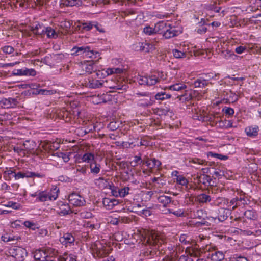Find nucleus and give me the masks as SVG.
Returning a JSON list of instances; mask_svg holds the SVG:
<instances>
[{"label":"nucleus","instance_id":"58","mask_svg":"<svg viewBox=\"0 0 261 261\" xmlns=\"http://www.w3.org/2000/svg\"><path fill=\"white\" fill-rule=\"evenodd\" d=\"M213 174L215 175L218 178H221L222 176L224 175V171L221 170L220 169H216Z\"/></svg>","mask_w":261,"mask_h":261},{"label":"nucleus","instance_id":"34","mask_svg":"<svg viewBox=\"0 0 261 261\" xmlns=\"http://www.w3.org/2000/svg\"><path fill=\"white\" fill-rule=\"evenodd\" d=\"M147 85L149 86L154 85L158 82L155 74L147 76Z\"/></svg>","mask_w":261,"mask_h":261},{"label":"nucleus","instance_id":"12","mask_svg":"<svg viewBox=\"0 0 261 261\" xmlns=\"http://www.w3.org/2000/svg\"><path fill=\"white\" fill-rule=\"evenodd\" d=\"M88 49H90V47L88 46H74L71 49V55L74 56L82 55L85 54V52Z\"/></svg>","mask_w":261,"mask_h":261},{"label":"nucleus","instance_id":"28","mask_svg":"<svg viewBox=\"0 0 261 261\" xmlns=\"http://www.w3.org/2000/svg\"><path fill=\"white\" fill-rule=\"evenodd\" d=\"M258 127H248L245 128V132L248 136H255L257 135Z\"/></svg>","mask_w":261,"mask_h":261},{"label":"nucleus","instance_id":"50","mask_svg":"<svg viewBox=\"0 0 261 261\" xmlns=\"http://www.w3.org/2000/svg\"><path fill=\"white\" fill-rule=\"evenodd\" d=\"M143 32L147 35H151L155 33L154 28L153 29L150 27H146L144 28Z\"/></svg>","mask_w":261,"mask_h":261},{"label":"nucleus","instance_id":"54","mask_svg":"<svg viewBox=\"0 0 261 261\" xmlns=\"http://www.w3.org/2000/svg\"><path fill=\"white\" fill-rule=\"evenodd\" d=\"M223 111L229 116H232L234 112L233 109L229 107H225L223 108Z\"/></svg>","mask_w":261,"mask_h":261},{"label":"nucleus","instance_id":"27","mask_svg":"<svg viewBox=\"0 0 261 261\" xmlns=\"http://www.w3.org/2000/svg\"><path fill=\"white\" fill-rule=\"evenodd\" d=\"M244 216L248 219L255 220L257 218V213L252 210H248L244 212Z\"/></svg>","mask_w":261,"mask_h":261},{"label":"nucleus","instance_id":"11","mask_svg":"<svg viewBox=\"0 0 261 261\" xmlns=\"http://www.w3.org/2000/svg\"><path fill=\"white\" fill-rule=\"evenodd\" d=\"M59 240L62 244L67 246L68 244H71L73 243L75 241V239L72 234L67 233H65L62 237H60Z\"/></svg>","mask_w":261,"mask_h":261},{"label":"nucleus","instance_id":"6","mask_svg":"<svg viewBox=\"0 0 261 261\" xmlns=\"http://www.w3.org/2000/svg\"><path fill=\"white\" fill-rule=\"evenodd\" d=\"M137 95L145 97V101L143 99H139V105L141 107H147L152 105V101L150 94L148 92H138L136 94Z\"/></svg>","mask_w":261,"mask_h":261},{"label":"nucleus","instance_id":"13","mask_svg":"<svg viewBox=\"0 0 261 261\" xmlns=\"http://www.w3.org/2000/svg\"><path fill=\"white\" fill-rule=\"evenodd\" d=\"M103 85V82L96 79H89L87 84V86L90 88L96 89L102 87Z\"/></svg>","mask_w":261,"mask_h":261},{"label":"nucleus","instance_id":"44","mask_svg":"<svg viewBox=\"0 0 261 261\" xmlns=\"http://www.w3.org/2000/svg\"><path fill=\"white\" fill-rule=\"evenodd\" d=\"M207 155L208 156H211L212 157H216V158L221 159V160H226L228 158L227 156L223 155L220 154L213 153V152H211V151L207 152Z\"/></svg>","mask_w":261,"mask_h":261},{"label":"nucleus","instance_id":"53","mask_svg":"<svg viewBox=\"0 0 261 261\" xmlns=\"http://www.w3.org/2000/svg\"><path fill=\"white\" fill-rule=\"evenodd\" d=\"M145 45L146 47L145 52H149L155 49L154 45L153 44L145 42Z\"/></svg>","mask_w":261,"mask_h":261},{"label":"nucleus","instance_id":"60","mask_svg":"<svg viewBox=\"0 0 261 261\" xmlns=\"http://www.w3.org/2000/svg\"><path fill=\"white\" fill-rule=\"evenodd\" d=\"M19 63H20L19 62H14V63H5V64L0 63V67L5 68V67H13L16 64H19Z\"/></svg>","mask_w":261,"mask_h":261},{"label":"nucleus","instance_id":"37","mask_svg":"<svg viewBox=\"0 0 261 261\" xmlns=\"http://www.w3.org/2000/svg\"><path fill=\"white\" fill-rule=\"evenodd\" d=\"M94 159V156L92 153H85L82 157V160L84 162L89 163L93 161Z\"/></svg>","mask_w":261,"mask_h":261},{"label":"nucleus","instance_id":"10","mask_svg":"<svg viewBox=\"0 0 261 261\" xmlns=\"http://www.w3.org/2000/svg\"><path fill=\"white\" fill-rule=\"evenodd\" d=\"M168 27L163 34L165 38L169 39L177 35V31L175 27H171L170 24H168Z\"/></svg>","mask_w":261,"mask_h":261},{"label":"nucleus","instance_id":"39","mask_svg":"<svg viewBox=\"0 0 261 261\" xmlns=\"http://www.w3.org/2000/svg\"><path fill=\"white\" fill-rule=\"evenodd\" d=\"M176 180H177V183H178L179 184H180L182 186H186V187H187V185L188 184V181L184 176H181V175L177 176V178H176Z\"/></svg>","mask_w":261,"mask_h":261},{"label":"nucleus","instance_id":"31","mask_svg":"<svg viewBox=\"0 0 261 261\" xmlns=\"http://www.w3.org/2000/svg\"><path fill=\"white\" fill-rule=\"evenodd\" d=\"M53 155L54 156H57L59 158H61L65 162H68L70 160L69 153H68L57 152L54 153Z\"/></svg>","mask_w":261,"mask_h":261},{"label":"nucleus","instance_id":"5","mask_svg":"<svg viewBox=\"0 0 261 261\" xmlns=\"http://www.w3.org/2000/svg\"><path fill=\"white\" fill-rule=\"evenodd\" d=\"M17 104V100L14 98H3L0 100V107L4 109L14 108Z\"/></svg>","mask_w":261,"mask_h":261},{"label":"nucleus","instance_id":"18","mask_svg":"<svg viewBox=\"0 0 261 261\" xmlns=\"http://www.w3.org/2000/svg\"><path fill=\"white\" fill-rule=\"evenodd\" d=\"M187 88V86L185 84H181V83H176L175 84H173L172 85L170 86L167 88L171 91H175L177 92H181L185 90Z\"/></svg>","mask_w":261,"mask_h":261},{"label":"nucleus","instance_id":"43","mask_svg":"<svg viewBox=\"0 0 261 261\" xmlns=\"http://www.w3.org/2000/svg\"><path fill=\"white\" fill-rule=\"evenodd\" d=\"M2 51L6 54H10L14 51V48L10 45H6L1 48Z\"/></svg>","mask_w":261,"mask_h":261},{"label":"nucleus","instance_id":"62","mask_svg":"<svg viewBox=\"0 0 261 261\" xmlns=\"http://www.w3.org/2000/svg\"><path fill=\"white\" fill-rule=\"evenodd\" d=\"M246 49V47L245 46H239L236 48L235 51L236 53L238 54H242L244 52Z\"/></svg>","mask_w":261,"mask_h":261},{"label":"nucleus","instance_id":"36","mask_svg":"<svg viewBox=\"0 0 261 261\" xmlns=\"http://www.w3.org/2000/svg\"><path fill=\"white\" fill-rule=\"evenodd\" d=\"M172 54L174 57L176 58H183L186 57V53L182 52L177 49H174L172 50Z\"/></svg>","mask_w":261,"mask_h":261},{"label":"nucleus","instance_id":"14","mask_svg":"<svg viewBox=\"0 0 261 261\" xmlns=\"http://www.w3.org/2000/svg\"><path fill=\"white\" fill-rule=\"evenodd\" d=\"M230 214V211L225 208H220L219 211L218 219L220 222H223Z\"/></svg>","mask_w":261,"mask_h":261},{"label":"nucleus","instance_id":"15","mask_svg":"<svg viewBox=\"0 0 261 261\" xmlns=\"http://www.w3.org/2000/svg\"><path fill=\"white\" fill-rule=\"evenodd\" d=\"M168 27V24L166 22L160 21L155 25V33L163 34Z\"/></svg>","mask_w":261,"mask_h":261},{"label":"nucleus","instance_id":"26","mask_svg":"<svg viewBox=\"0 0 261 261\" xmlns=\"http://www.w3.org/2000/svg\"><path fill=\"white\" fill-rule=\"evenodd\" d=\"M45 252V258L48 257L58 256V252L55 249L52 248H47L44 249Z\"/></svg>","mask_w":261,"mask_h":261},{"label":"nucleus","instance_id":"42","mask_svg":"<svg viewBox=\"0 0 261 261\" xmlns=\"http://www.w3.org/2000/svg\"><path fill=\"white\" fill-rule=\"evenodd\" d=\"M224 58L226 59H235L238 57V56L236 55L233 53L231 52L230 50H226V53H224Z\"/></svg>","mask_w":261,"mask_h":261},{"label":"nucleus","instance_id":"57","mask_svg":"<svg viewBox=\"0 0 261 261\" xmlns=\"http://www.w3.org/2000/svg\"><path fill=\"white\" fill-rule=\"evenodd\" d=\"M2 240L5 242H8L11 241H14L16 240V239L14 238V237H12L8 236H2ZM17 239H16L17 240Z\"/></svg>","mask_w":261,"mask_h":261},{"label":"nucleus","instance_id":"20","mask_svg":"<svg viewBox=\"0 0 261 261\" xmlns=\"http://www.w3.org/2000/svg\"><path fill=\"white\" fill-rule=\"evenodd\" d=\"M59 261H77L75 255L72 254L64 253L62 256H60Z\"/></svg>","mask_w":261,"mask_h":261},{"label":"nucleus","instance_id":"2","mask_svg":"<svg viewBox=\"0 0 261 261\" xmlns=\"http://www.w3.org/2000/svg\"><path fill=\"white\" fill-rule=\"evenodd\" d=\"M27 254L24 248L18 246H14L8 251V254L14 257L16 261H24Z\"/></svg>","mask_w":261,"mask_h":261},{"label":"nucleus","instance_id":"7","mask_svg":"<svg viewBox=\"0 0 261 261\" xmlns=\"http://www.w3.org/2000/svg\"><path fill=\"white\" fill-rule=\"evenodd\" d=\"M177 95L176 98H179V100L181 103H185L187 108L189 106L192 105L193 103L192 102V96L190 94L185 93L181 94H175V96Z\"/></svg>","mask_w":261,"mask_h":261},{"label":"nucleus","instance_id":"30","mask_svg":"<svg viewBox=\"0 0 261 261\" xmlns=\"http://www.w3.org/2000/svg\"><path fill=\"white\" fill-rule=\"evenodd\" d=\"M240 204L239 203V198H234L231 200L229 201L228 210L231 211L234 210Z\"/></svg>","mask_w":261,"mask_h":261},{"label":"nucleus","instance_id":"52","mask_svg":"<svg viewBox=\"0 0 261 261\" xmlns=\"http://www.w3.org/2000/svg\"><path fill=\"white\" fill-rule=\"evenodd\" d=\"M64 4L67 6H73L78 4V0H64Z\"/></svg>","mask_w":261,"mask_h":261},{"label":"nucleus","instance_id":"9","mask_svg":"<svg viewBox=\"0 0 261 261\" xmlns=\"http://www.w3.org/2000/svg\"><path fill=\"white\" fill-rule=\"evenodd\" d=\"M45 29L46 27L38 23L35 25H32L31 30L35 35L42 36L45 34Z\"/></svg>","mask_w":261,"mask_h":261},{"label":"nucleus","instance_id":"22","mask_svg":"<svg viewBox=\"0 0 261 261\" xmlns=\"http://www.w3.org/2000/svg\"><path fill=\"white\" fill-rule=\"evenodd\" d=\"M94 25V21H89L82 23L81 25H78L77 27L82 31H89L92 29Z\"/></svg>","mask_w":261,"mask_h":261},{"label":"nucleus","instance_id":"47","mask_svg":"<svg viewBox=\"0 0 261 261\" xmlns=\"http://www.w3.org/2000/svg\"><path fill=\"white\" fill-rule=\"evenodd\" d=\"M188 237L186 234H182L180 236L179 241L184 244H190V239H188Z\"/></svg>","mask_w":261,"mask_h":261},{"label":"nucleus","instance_id":"25","mask_svg":"<svg viewBox=\"0 0 261 261\" xmlns=\"http://www.w3.org/2000/svg\"><path fill=\"white\" fill-rule=\"evenodd\" d=\"M101 166L95 161L91 163L90 165L91 172L94 174H97L100 172Z\"/></svg>","mask_w":261,"mask_h":261},{"label":"nucleus","instance_id":"1","mask_svg":"<svg viewBox=\"0 0 261 261\" xmlns=\"http://www.w3.org/2000/svg\"><path fill=\"white\" fill-rule=\"evenodd\" d=\"M141 241L147 248L143 252L145 257L150 258L156 254L162 244L164 243L165 236L161 232L153 230H144L141 232Z\"/></svg>","mask_w":261,"mask_h":261},{"label":"nucleus","instance_id":"32","mask_svg":"<svg viewBox=\"0 0 261 261\" xmlns=\"http://www.w3.org/2000/svg\"><path fill=\"white\" fill-rule=\"evenodd\" d=\"M130 188L128 187H125L122 188H118L119 196L124 197L129 194Z\"/></svg>","mask_w":261,"mask_h":261},{"label":"nucleus","instance_id":"17","mask_svg":"<svg viewBox=\"0 0 261 261\" xmlns=\"http://www.w3.org/2000/svg\"><path fill=\"white\" fill-rule=\"evenodd\" d=\"M34 257L36 260L45 261V252H44V250H36L34 252Z\"/></svg>","mask_w":261,"mask_h":261},{"label":"nucleus","instance_id":"8","mask_svg":"<svg viewBox=\"0 0 261 261\" xmlns=\"http://www.w3.org/2000/svg\"><path fill=\"white\" fill-rule=\"evenodd\" d=\"M42 147L45 151L50 152L59 149L60 148V144L57 142H47L44 143Z\"/></svg>","mask_w":261,"mask_h":261},{"label":"nucleus","instance_id":"61","mask_svg":"<svg viewBox=\"0 0 261 261\" xmlns=\"http://www.w3.org/2000/svg\"><path fill=\"white\" fill-rule=\"evenodd\" d=\"M225 120H218L216 121V125L220 128H225L226 123H224Z\"/></svg>","mask_w":261,"mask_h":261},{"label":"nucleus","instance_id":"64","mask_svg":"<svg viewBox=\"0 0 261 261\" xmlns=\"http://www.w3.org/2000/svg\"><path fill=\"white\" fill-rule=\"evenodd\" d=\"M178 261H193V259L187 256L182 255L180 257Z\"/></svg>","mask_w":261,"mask_h":261},{"label":"nucleus","instance_id":"46","mask_svg":"<svg viewBox=\"0 0 261 261\" xmlns=\"http://www.w3.org/2000/svg\"><path fill=\"white\" fill-rule=\"evenodd\" d=\"M168 211L169 213H172L178 217H183L184 216V212L182 210H178L177 211L173 212L171 210L168 209Z\"/></svg>","mask_w":261,"mask_h":261},{"label":"nucleus","instance_id":"49","mask_svg":"<svg viewBox=\"0 0 261 261\" xmlns=\"http://www.w3.org/2000/svg\"><path fill=\"white\" fill-rule=\"evenodd\" d=\"M6 206L7 207H12L15 210L19 209L20 207V205L19 204L12 201H9Z\"/></svg>","mask_w":261,"mask_h":261},{"label":"nucleus","instance_id":"59","mask_svg":"<svg viewBox=\"0 0 261 261\" xmlns=\"http://www.w3.org/2000/svg\"><path fill=\"white\" fill-rule=\"evenodd\" d=\"M170 111V109H168V108H160V109H158V112L159 113V114L160 115H166Z\"/></svg>","mask_w":261,"mask_h":261},{"label":"nucleus","instance_id":"29","mask_svg":"<svg viewBox=\"0 0 261 261\" xmlns=\"http://www.w3.org/2000/svg\"><path fill=\"white\" fill-rule=\"evenodd\" d=\"M208 83L206 82V80L197 79L194 83V85L195 88H204L207 85Z\"/></svg>","mask_w":261,"mask_h":261},{"label":"nucleus","instance_id":"4","mask_svg":"<svg viewBox=\"0 0 261 261\" xmlns=\"http://www.w3.org/2000/svg\"><path fill=\"white\" fill-rule=\"evenodd\" d=\"M68 199L70 204L75 206H83L86 203L84 198L75 193H73L69 195Z\"/></svg>","mask_w":261,"mask_h":261},{"label":"nucleus","instance_id":"45","mask_svg":"<svg viewBox=\"0 0 261 261\" xmlns=\"http://www.w3.org/2000/svg\"><path fill=\"white\" fill-rule=\"evenodd\" d=\"M137 80L140 85H147L148 80L147 79V76L139 75L137 77Z\"/></svg>","mask_w":261,"mask_h":261},{"label":"nucleus","instance_id":"24","mask_svg":"<svg viewBox=\"0 0 261 261\" xmlns=\"http://www.w3.org/2000/svg\"><path fill=\"white\" fill-rule=\"evenodd\" d=\"M172 96V94L166 93L165 92H161L156 93L155 95V98L156 100H163L166 99H169Z\"/></svg>","mask_w":261,"mask_h":261},{"label":"nucleus","instance_id":"41","mask_svg":"<svg viewBox=\"0 0 261 261\" xmlns=\"http://www.w3.org/2000/svg\"><path fill=\"white\" fill-rule=\"evenodd\" d=\"M80 215L81 218L84 219H89L93 217V215L91 212L86 210L81 212Z\"/></svg>","mask_w":261,"mask_h":261},{"label":"nucleus","instance_id":"3","mask_svg":"<svg viewBox=\"0 0 261 261\" xmlns=\"http://www.w3.org/2000/svg\"><path fill=\"white\" fill-rule=\"evenodd\" d=\"M59 189L55 187L53 191L51 192L41 191L39 192L38 194L37 199L40 202H44L47 200H55L58 197V193L59 192Z\"/></svg>","mask_w":261,"mask_h":261},{"label":"nucleus","instance_id":"23","mask_svg":"<svg viewBox=\"0 0 261 261\" xmlns=\"http://www.w3.org/2000/svg\"><path fill=\"white\" fill-rule=\"evenodd\" d=\"M158 202L163 204V206L166 207L167 205L171 202V198L165 195H162L158 197Z\"/></svg>","mask_w":261,"mask_h":261},{"label":"nucleus","instance_id":"40","mask_svg":"<svg viewBox=\"0 0 261 261\" xmlns=\"http://www.w3.org/2000/svg\"><path fill=\"white\" fill-rule=\"evenodd\" d=\"M36 75V71L33 69L23 68L22 75L34 76Z\"/></svg>","mask_w":261,"mask_h":261},{"label":"nucleus","instance_id":"21","mask_svg":"<svg viewBox=\"0 0 261 261\" xmlns=\"http://www.w3.org/2000/svg\"><path fill=\"white\" fill-rule=\"evenodd\" d=\"M45 34L48 38H56L58 37V34L50 27H46Z\"/></svg>","mask_w":261,"mask_h":261},{"label":"nucleus","instance_id":"63","mask_svg":"<svg viewBox=\"0 0 261 261\" xmlns=\"http://www.w3.org/2000/svg\"><path fill=\"white\" fill-rule=\"evenodd\" d=\"M111 193L115 197H119L118 188L114 186L111 189Z\"/></svg>","mask_w":261,"mask_h":261},{"label":"nucleus","instance_id":"33","mask_svg":"<svg viewBox=\"0 0 261 261\" xmlns=\"http://www.w3.org/2000/svg\"><path fill=\"white\" fill-rule=\"evenodd\" d=\"M31 173H29V172L26 173L19 172L17 173H14V177H15V179L17 180L20 178H23L24 177H30L31 176Z\"/></svg>","mask_w":261,"mask_h":261},{"label":"nucleus","instance_id":"16","mask_svg":"<svg viewBox=\"0 0 261 261\" xmlns=\"http://www.w3.org/2000/svg\"><path fill=\"white\" fill-rule=\"evenodd\" d=\"M200 181L203 185L207 186H214L215 185V182L212 178L208 175L203 174L200 177Z\"/></svg>","mask_w":261,"mask_h":261},{"label":"nucleus","instance_id":"19","mask_svg":"<svg viewBox=\"0 0 261 261\" xmlns=\"http://www.w3.org/2000/svg\"><path fill=\"white\" fill-rule=\"evenodd\" d=\"M195 199L199 203H207L211 200V198L209 195L202 193L197 195Z\"/></svg>","mask_w":261,"mask_h":261},{"label":"nucleus","instance_id":"51","mask_svg":"<svg viewBox=\"0 0 261 261\" xmlns=\"http://www.w3.org/2000/svg\"><path fill=\"white\" fill-rule=\"evenodd\" d=\"M189 162L194 164H198L199 165H203V164H204V163L206 162L205 160H202L199 158L192 159L191 160H190Z\"/></svg>","mask_w":261,"mask_h":261},{"label":"nucleus","instance_id":"35","mask_svg":"<svg viewBox=\"0 0 261 261\" xmlns=\"http://www.w3.org/2000/svg\"><path fill=\"white\" fill-rule=\"evenodd\" d=\"M212 257L214 259L218 261H221L224 258V255L222 252L216 251L212 254Z\"/></svg>","mask_w":261,"mask_h":261},{"label":"nucleus","instance_id":"56","mask_svg":"<svg viewBox=\"0 0 261 261\" xmlns=\"http://www.w3.org/2000/svg\"><path fill=\"white\" fill-rule=\"evenodd\" d=\"M157 81L159 82L160 80H165L166 79V75L164 74L163 72H157L155 74Z\"/></svg>","mask_w":261,"mask_h":261},{"label":"nucleus","instance_id":"55","mask_svg":"<svg viewBox=\"0 0 261 261\" xmlns=\"http://www.w3.org/2000/svg\"><path fill=\"white\" fill-rule=\"evenodd\" d=\"M103 204L109 208H111L112 199L109 198H105L103 199L102 201Z\"/></svg>","mask_w":261,"mask_h":261},{"label":"nucleus","instance_id":"48","mask_svg":"<svg viewBox=\"0 0 261 261\" xmlns=\"http://www.w3.org/2000/svg\"><path fill=\"white\" fill-rule=\"evenodd\" d=\"M121 146L124 148H132L134 146H135L136 144H134V142H122L121 143Z\"/></svg>","mask_w":261,"mask_h":261},{"label":"nucleus","instance_id":"38","mask_svg":"<svg viewBox=\"0 0 261 261\" xmlns=\"http://www.w3.org/2000/svg\"><path fill=\"white\" fill-rule=\"evenodd\" d=\"M123 72V69L119 68H109L107 70L108 74H112L113 73L121 74Z\"/></svg>","mask_w":261,"mask_h":261}]
</instances>
